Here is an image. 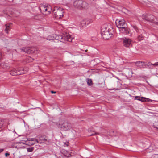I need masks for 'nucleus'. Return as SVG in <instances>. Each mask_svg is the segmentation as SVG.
<instances>
[{
  "mask_svg": "<svg viewBox=\"0 0 158 158\" xmlns=\"http://www.w3.org/2000/svg\"><path fill=\"white\" fill-rule=\"evenodd\" d=\"M6 64H3V67L4 68H6V69H7V67H8V68H9L8 66H7L6 67Z\"/></svg>",
  "mask_w": 158,
  "mask_h": 158,
  "instance_id": "35",
  "label": "nucleus"
},
{
  "mask_svg": "<svg viewBox=\"0 0 158 158\" xmlns=\"http://www.w3.org/2000/svg\"><path fill=\"white\" fill-rule=\"evenodd\" d=\"M155 17L152 15H149L146 14H143L142 15V18L146 20L149 21H153Z\"/></svg>",
  "mask_w": 158,
  "mask_h": 158,
  "instance_id": "8",
  "label": "nucleus"
},
{
  "mask_svg": "<svg viewBox=\"0 0 158 158\" xmlns=\"http://www.w3.org/2000/svg\"><path fill=\"white\" fill-rule=\"evenodd\" d=\"M5 156H9L10 155L9 154L7 153H6L5 154Z\"/></svg>",
  "mask_w": 158,
  "mask_h": 158,
  "instance_id": "38",
  "label": "nucleus"
},
{
  "mask_svg": "<svg viewBox=\"0 0 158 158\" xmlns=\"http://www.w3.org/2000/svg\"><path fill=\"white\" fill-rule=\"evenodd\" d=\"M127 26H124L119 28V30L121 33L127 34L129 33L128 29L127 28Z\"/></svg>",
  "mask_w": 158,
  "mask_h": 158,
  "instance_id": "13",
  "label": "nucleus"
},
{
  "mask_svg": "<svg viewBox=\"0 0 158 158\" xmlns=\"http://www.w3.org/2000/svg\"><path fill=\"white\" fill-rule=\"evenodd\" d=\"M133 27L134 30V31L136 32L135 33H137L138 32V31L140 29H138L137 27L135 26H133Z\"/></svg>",
  "mask_w": 158,
  "mask_h": 158,
  "instance_id": "26",
  "label": "nucleus"
},
{
  "mask_svg": "<svg viewBox=\"0 0 158 158\" xmlns=\"http://www.w3.org/2000/svg\"><path fill=\"white\" fill-rule=\"evenodd\" d=\"M29 49H30L29 47H26L20 49V51L22 52L29 54Z\"/></svg>",
  "mask_w": 158,
  "mask_h": 158,
  "instance_id": "15",
  "label": "nucleus"
},
{
  "mask_svg": "<svg viewBox=\"0 0 158 158\" xmlns=\"http://www.w3.org/2000/svg\"><path fill=\"white\" fill-rule=\"evenodd\" d=\"M28 59L29 60L30 62L32 61V60H33V59H32V58H31V57H30V56L28 57Z\"/></svg>",
  "mask_w": 158,
  "mask_h": 158,
  "instance_id": "34",
  "label": "nucleus"
},
{
  "mask_svg": "<svg viewBox=\"0 0 158 158\" xmlns=\"http://www.w3.org/2000/svg\"><path fill=\"white\" fill-rule=\"evenodd\" d=\"M115 23L116 24L117 27L119 28H121L122 27H123L127 26V24L125 23L124 20L123 19H117L116 20Z\"/></svg>",
  "mask_w": 158,
  "mask_h": 158,
  "instance_id": "7",
  "label": "nucleus"
},
{
  "mask_svg": "<svg viewBox=\"0 0 158 158\" xmlns=\"http://www.w3.org/2000/svg\"><path fill=\"white\" fill-rule=\"evenodd\" d=\"M44 137L41 136L40 137V140L43 141L45 143H47L46 142L47 141V139L46 137L43 138Z\"/></svg>",
  "mask_w": 158,
  "mask_h": 158,
  "instance_id": "22",
  "label": "nucleus"
},
{
  "mask_svg": "<svg viewBox=\"0 0 158 158\" xmlns=\"http://www.w3.org/2000/svg\"><path fill=\"white\" fill-rule=\"evenodd\" d=\"M146 98L141 97L140 101L142 102H145Z\"/></svg>",
  "mask_w": 158,
  "mask_h": 158,
  "instance_id": "28",
  "label": "nucleus"
},
{
  "mask_svg": "<svg viewBox=\"0 0 158 158\" xmlns=\"http://www.w3.org/2000/svg\"><path fill=\"white\" fill-rule=\"evenodd\" d=\"M93 132V133H92L91 134H90L89 135V136H93V135H94L95 134H98V133H96V132H95L94 131Z\"/></svg>",
  "mask_w": 158,
  "mask_h": 158,
  "instance_id": "33",
  "label": "nucleus"
},
{
  "mask_svg": "<svg viewBox=\"0 0 158 158\" xmlns=\"http://www.w3.org/2000/svg\"><path fill=\"white\" fill-rule=\"evenodd\" d=\"M123 44L124 46L126 47H129L131 44V40L126 38H123Z\"/></svg>",
  "mask_w": 158,
  "mask_h": 158,
  "instance_id": "12",
  "label": "nucleus"
},
{
  "mask_svg": "<svg viewBox=\"0 0 158 158\" xmlns=\"http://www.w3.org/2000/svg\"><path fill=\"white\" fill-rule=\"evenodd\" d=\"M136 66L141 69L146 68V64L143 61H138L135 62Z\"/></svg>",
  "mask_w": 158,
  "mask_h": 158,
  "instance_id": "9",
  "label": "nucleus"
},
{
  "mask_svg": "<svg viewBox=\"0 0 158 158\" xmlns=\"http://www.w3.org/2000/svg\"><path fill=\"white\" fill-rule=\"evenodd\" d=\"M86 81L89 85L91 86L93 84L92 80L91 79L87 78L86 79Z\"/></svg>",
  "mask_w": 158,
  "mask_h": 158,
  "instance_id": "21",
  "label": "nucleus"
},
{
  "mask_svg": "<svg viewBox=\"0 0 158 158\" xmlns=\"http://www.w3.org/2000/svg\"><path fill=\"white\" fill-rule=\"evenodd\" d=\"M68 144H69L68 142H67V143H64V146L67 147L68 146Z\"/></svg>",
  "mask_w": 158,
  "mask_h": 158,
  "instance_id": "36",
  "label": "nucleus"
},
{
  "mask_svg": "<svg viewBox=\"0 0 158 158\" xmlns=\"http://www.w3.org/2000/svg\"><path fill=\"white\" fill-rule=\"evenodd\" d=\"M27 149L28 152H31L33 151L34 148L33 147H31L29 148H27Z\"/></svg>",
  "mask_w": 158,
  "mask_h": 158,
  "instance_id": "23",
  "label": "nucleus"
},
{
  "mask_svg": "<svg viewBox=\"0 0 158 158\" xmlns=\"http://www.w3.org/2000/svg\"><path fill=\"white\" fill-rule=\"evenodd\" d=\"M3 126V124L2 122H1L0 123V128H1Z\"/></svg>",
  "mask_w": 158,
  "mask_h": 158,
  "instance_id": "37",
  "label": "nucleus"
},
{
  "mask_svg": "<svg viewBox=\"0 0 158 158\" xmlns=\"http://www.w3.org/2000/svg\"><path fill=\"white\" fill-rule=\"evenodd\" d=\"M82 0H76L73 2V6L76 8L81 9Z\"/></svg>",
  "mask_w": 158,
  "mask_h": 158,
  "instance_id": "11",
  "label": "nucleus"
},
{
  "mask_svg": "<svg viewBox=\"0 0 158 158\" xmlns=\"http://www.w3.org/2000/svg\"><path fill=\"white\" fill-rule=\"evenodd\" d=\"M53 12L55 17L57 19H61L64 14V9L62 8L58 7L54 8Z\"/></svg>",
  "mask_w": 158,
  "mask_h": 158,
  "instance_id": "3",
  "label": "nucleus"
},
{
  "mask_svg": "<svg viewBox=\"0 0 158 158\" xmlns=\"http://www.w3.org/2000/svg\"><path fill=\"white\" fill-rule=\"evenodd\" d=\"M10 72L11 75L16 76L23 74L25 73L26 71L24 70V69L20 68L17 69L13 68Z\"/></svg>",
  "mask_w": 158,
  "mask_h": 158,
  "instance_id": "5",
  "label": "nucleus"
},
{
  "mask_svg": "<svg viewBox=\"0 0 158 158\" xmlns=\"http://www.w3.org/2000/svg\"><path fill=\"white\" fill-rule=\"evenodd\" d=\"M40 10H42L43 11L47 12V14H49L51 12L52 9L50 6L44 7V6H41L40 8Z\"/></svg>",
  "mask_w": 158,
  "mask_h": 158,
  "instance_id": "10",
  "label": "nucleus"
},
{
  "mask_svg": "<svg viewBox=\"0 0 158 158\" xmlns=\"http://www.w3.org/2000/svg\"><path fill=\"white\" fill-rule=\"evenodd\" d=\"M65 156L67 157H69L71 156V155L70 154L69 152H67Z\"/></svg>",
  "mask_w": 158,
  "mask_h": 158,
  "instance_id": "29",
  "label": "nucleus"
},
{
  "mask_svg": "<svg viewBox=\"0 0 158 158\" xmlns=\"http://www.w3.org/2000/svg\"><path fill=\"white\" fill-rule=\"evenodd\" d=\"M88 5V4L85 1L82 0V3L81 5V8H85Z\"/></svg>",
  "mask_w": 158,
  "mask_h": 158,
  "instance_id": "19",
  "label": "nucleus"
},
{
  "mask_svg": "<svg viewBox=\"0 0 158 158\" xmlns=\"http://www.w3.org/2000/svg\"><path fill=\"white\" fill-rule=\"evenodd\" d=\"M36 143H37L35 141H31V142L27 143V144L28 145H32Z\"/></svg>",
  "mask_w": 158,
  "mask_h": 158,
  "instance_id": "25",
  "label": "nucleus"
},
{
  "mask_svg": "<svg viewBox=\"0 0 158 158\" xmlns=\"http://www.w3.org/2000/svg\"><path fill=\"white\" fill-rule=\"evenodd\" d=\"M55 156L56 158H60V157H58L57 156H56V155H55Z\"/></svg>",
  "mask_w": 158,
  "mask_h": 158,
  "instance_id": "41",
  "label": "nucleus"
},
{
  "mask_svg": "<svg viewBox=\"0 0 158 158\" xmlns=\"http://www.w3.org/2000/svg\"><path fill=\"white\" fill-rule=\"evenodd\" d=\"M150 150H151V146H150L149 147V148Z\"/></svg>",
  "mask_w": 158,
  "mask_h": 158,
  "instance_id": "42",
  "label": "nucleus"
},
{
  "mask_svg": "<svg viewBox=\"0 0 158 158\" xmlns=\"http://www.w3.org/2000/svg\"><path fill=\"white\" fill-rule=\"evenodd\" d=\"M72 38L68 33H66L62 35L56 36L55 40L59 41L61 42H65L66 41L71 42Z\"/></svg>",
  "mask_w": 158,
  "mask_h": 158,
  "instance_id": "2",
  "label": "nucleus"
},
{
  "mask_svg": "<svg viewBox=\"0 0 158 158\" xmlns=\"http://www.w3.org/2000/svg\"><path fill=\"white\" fill-rule=\"evenodd\" d=\"M152 102V100L150 99L146 98L145 102Z\"/></svg>",
  "mask_w": 158,
  "mask_h": 158,
  "instance_id": "32",
  "label": "nucleus"
},
{
  "mask_svg": "<svg viewBox=\"0 0 158 158\" xmlns=\"http://www.w3.org/2000/svg\"><path fill=\"white\" fill-rule=\"evenodd\" d=\"M22 143L24 144L23 143Z\"/></svg>",
  "mask_w": 158,
  "mask_h": 158,
  "instance_id": "46",
  "label": "nucleus"
},
{
  "mask_svg": "<svg viewBox=\"0 0 158 158\" xmlns=\"http://www.w3.org/2000/svg\"><path fill=\"white\" fill-rule=\"evenodd\" d=\"M145 33L144 30L140 29L137 33H135V35L137 36L138 40L140 41L143 40L144 37V34Z\"/></svg>",
  "mask_w": 158,
  "mask_h": 158,
  "instance_id": "6",
  "label": "nucleus"
},
{
  "mask_svg": "<svg viewBox=\"0 0 158 158\" xmlns=\"http://www.w3.org/2000/svg\"><path fill=\"white\" fill-rule=\"evenodd\" d=\"M156 24L158 25V22L156 23Z\"/></svg>",
  "mask_w": 158,
  "mask_h": 158,
  "instance_id": "44",
  "label": "nucleus"
},
{
  "mask_svg": "<svg viewBox=\"0 0 158 158\" xmlns=\"http://www.w3.org/2000/svg\"><path fill=\"white\" fill-rule=\"evenodd\" d=\"M27 143L31 142V141H35L37 143H38V140L35 138H29L27 139Z\"/></svg>",
  "mask_w": 158,
  "mask_h": 158,
  "instance_id": "20",
  "label": "nucleus"
},
{
  "mask_svg": "<svg viewBox=\"0 0 158 158\" xmlns=\"http://www.w3.org/2000/svg\"><path fill=\"white\" fill-rule=\"evenodd\" d=\"M29 54L35 53L37 51L36 48L34 47H29Z\"/></svg>",
  "mask_w": 158,
  "mask_h": 158,
  "instance_id": "18",
  "label": "nucleus"
},
{
  "mask_svg": "<svg viewBox=\"0 0 158 158\" xmlns=\"http://www.w3.org/2000/svg\"><path fill=\"white\" fill-rule=\"evenodd\" d=\"M2 59V55H1V52H0V60H1Z\"/></svg>",
  "mask_w": 158,
  "mask_h": 158,
  "instance_id": "39",
  "label": "nucleus"
},
{
  "mask_svg": "<svg viewBox=\"0 0 158 158\" xmlns=\"http://www.w3.org/2000/svg\"><path fill=\"white\" fill-rule=\"evenodd\" d=\"M12 23H10L5 24L6 28L5 29V31L6 33H8V31H10V25Z\"/></svg>",
  "mask_w": 158,
  "mask_h": 158,
  "instance_id": "16",
  "label": "nucleus"
},
{
  "mask_svg": "<svg viewBox=\"0 0 158 158\" xmlns=\"http://www.w3.org/2000/svg\"><path fill=\"white\" fill-rule=\"evenodd\" d=\"M57 127L62 131H67L69 130L72 127L71 124L66 121L59 123L57 125Z\"/></svg>",
  "mask_w": 158,
  "mask_h": 158,
  "instance_id": "4",
  "label": "nucleus"
},
{
  "mask_svg": "<svg viewBox=\"0 0 158 158\" xmlns=\"http://www.w3.org/2000/svg\"><path fill=\"white\" fill-rule=\"evenodd\" d=\"M101 31L102 36L106 40L108 39L111 38L114 33L113 30L107 28L106 25H104L101 26Z\"/></svg>",
  "mask_w": 158,
  "mask_h": 158,
  "instance_id": "1",
  "label": "nucleus"
},
{
  "mask_svg": "<svg viewBox=\"0 0 158 158\" xmlns=\"http://www.w3.org/2000/svg\"><path fill=\"white\" fill-rule=\"evenodd\" d=\"M141 98V97L136 96L135 97V99L140 101Z\"/></svg>",
  "mask_w": 158,
  "mask_h": 158,
  "instance_id": "31",
  "label": "nucleus"
},
{
  "mask_svg": "<svg viewBox=\"0 0 158 158\" xmlns=\"http://www.w3.org/2000/svg\"><path fill=\"white\" fill-rule=\"evenodd\" d=\"M87 25L86 19L83 20L81 21L80 26V27H86Z\"/></svg>",
  "mask_w": 158,
  "mask_h": 158,
  "instance_id": "17",
  "label": "nucleus"
},
{
  "mask_svg": "<svg viewBox=\"0 0 158 158\" xmlns=\"http://www.w3.org/2000/svg\"><path fill=\"white\" fill-rule=\"evenodd\" d=\"M86 22L87 25H88L89 23H91L92 22V21L91 19H86Z\"/></svg>",
  "mask_w": 158,
  "mask_h": 158,
  "instance_id": "27",
  "label": "nucleus"
},
{
  "mask_svg": "<svg viewBox=\"0 0 158 158\" xmlns=\"http://www.w3.org/2000/svg\"><path fill=\"white\" fill-rule=\"evenodd\" d=\"M3 150V149H1V151L0 152H2Z\"/></svg>",
  "mask_w": 158,
  "mask_h": 158,
  "instance_id": "43",
  "label": "nucleus"
},
{
  "mask_svg": "<svg viewBox=\"0 0 158 158\" xmlns=\"http://www.w3.org/2000/svg\"><path fill=\"white\" fill-rule=\"evenodd\" d=\"M158 65V62H156L154 64H152L151 62H148L147 64H146V68H147L149 69H153L154 66H157Z\"/></svg>",
  "mask_w": 158,
  "mask_h": 158,
  "instance_id": "14",
  "label": "nucleus"
},
{
  "mask_svg": "<svg viewBox=\"0 0 158 158\" xmlns=\"http://www.w3.org/2000/svg\"><path fill=\"white\" fill-rule=\"evenodd\" d=\"M87 50H85V52H87Z\"/></svg>",
  "mask_w": 158,
  "mask_h": 158,
  "instance_id": "45",
  "label": "nucleus"
},
{
  "mask_svg": "<svg viewBox=\"0 0 158 158\" xmlns=\"http://www.w3.org/2000/svg\"><path fill=\"white\" fill-rule=\"evenodd\" d=\"M153 127L158 131V122H155L153 124Z\"/></svg>",
  "mask_w": 158,
  "mask_h": 158,
  "instance_id": "24",
  "label": "nucleus"
},
{
  "mask_svg": "<svg viewBox=\"0 0 158 158\" xmlns=\"http://www.w3.org/2000/svg\"><path fill=\"white\" fill-rule=\"evenodd\" d=\"M152 158H158V154H155L152 155Z\"/></svg>",
  "mask_w": 158,
  "mask_h": 158,
  "instance_id": "30",
  "label": "nucleus"
},
{
  "mask_svg": "<svg viewBox=\"0 0 158 158\" xmlns=\"http://www.w3.org/2000/svg\"><path fill=\"white\" fill-rule=\"evenodd\" d=\"M51 92L52 93H56V92H54V91H51Z\"/></svg>",
  "mask_w": 158,
  "mask_h": 158,
  "instance_id": "40",
  "label": "nucleus"
}]
</instances>
